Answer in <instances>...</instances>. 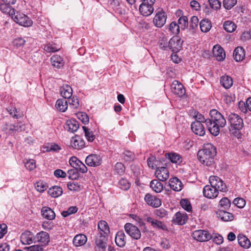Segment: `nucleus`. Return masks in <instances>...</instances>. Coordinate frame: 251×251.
<instances>
[{
	"instance_id": "f257e3e1",
	"label": "nucleus",
	"mask_w": 251,
	"mask_h": 251,
	"mask_svg": "<svg viewBox=\"0 0 251 251\" xmlns=\"http://www.w3.org/2000/svg\"><path fill=\"white\" fill-rule=\"evenodd\" d=\"M216 153V149L212 144H204L203 148L197 153L198 159L203 165L210 166L214 163Z\"/></svg>"
},
{
	"instance_id": "e433bc0d",
	"label": "nucleus",
	"mask_w": 251,
	"mask_h": 251,
	"mask_svg": "<svg viewBox=\"0 0 251 251\" xmlns=\"http://www.w3.org/2000/svg\"><path fill=\"white\" fill-rule=\"evenodd\" d=\"M98 228L99 230V233H102L104 235H108L109 233V228L108 224L104 221H100L99 222Z\"/></svg>"
},
{
	"instance_id": "13d9d810",
	"label": "nucleus",
	"mask_w": 251,
	"mask_h": 251,
	"mask_svg": "<svg viewBox=\"0 0 251 251\" xmlns=\"http://www.w3.org/2000/svg\"><path fill=\"white\" fill-rule=\"evenodd\" d=\"M170 31L174 34H177L179 32L180 26L176 22H172L169 26Z\"/></svg>"
},
{
	"instance_id": "5701e85b",
	"label": "nucleus",
	"mask_w": 251,
	"mask_h": 251,
	"mask_svg": "<svg viewBox=\"0 0 251 251\" xmlns=\"http://www.w3.org/2000/svg\"><path fill=\"white\" fill-rule=\"evenodd\" d=\"M169 186L171 189L177 192L181 191L183 187L181 181L177 177L171 178L169 180Z\"/></svg>"
},
{
	"instance_id": "423d86ee",
	"label": "nucleus",
	"mask_w": 251,
	"mask_h": 251,
	"mask_svg": "<svg viewBox=\"0 0 251 251\" xmlns=\"http://www.w3.org/2000/svg\"><path fill=\"white\" fill-rule=\"evenodd\" d=\"M192 236L199 242H205L212 238V235L208 231L201 229L194 231L192 233Z\"/></svg>"
},
{
	"instance_id": "052dcab7",
	"label": "nucleus",
	"mask_w": 251,
	"mask_h": 251,
	"mask_svg": "<svg viewBox=\"0 0 251 251\" xmlns=\"http://www.w3.org/2000/svg\"><path fill=\"white\" fill-rule=\"evenodd\" d=\"M237 3V0H224L223 6L226 9H230Z\"/></svg>"
},
{
	"instance_id": "338daca9",
	"label": "nucleus",
	"mask_w": 251,
	"mask_h": 251,
	"mask_svg": "<svg viewBox=\"0 0 251 251\" xmlns=\"http://www.w3.org/2000/svg\"><path fill=\"white\" fill-rule=\"evenodd\" d=\"M44 50L48 52H53L58 51L59 49H56V47L52 44L49 43L45 45Z\"/></svg>"
},
{
	"instance_id": "f3484780",
	"label": "nucleus",
	"mask_w": 251,
	"mask_h": 251,
	"mask_svg": "<svg viewBox=\"0 0 251 251\" xmlns=\"http://www.w3.org/2000/svg\"><path fill=\"white\" fill-rule=\"evenodd\" d=\"M218 194L219 192L217 191V189H215L211 184L210 185H206L203 189V196L209 199H214L216 198L218 195Z\"/></svg>"
},
{
	"instance_id": "603ef678",
	"label": "nucleus",
	"mask_w": 251,
	"mask_h": 251,
	"mask_svg": "<svg viewBox=\"0 0 251 251\" xmlns=\"http://www.w3.org/2000/svg\"><path fill=\"white\" fill-rule=\"evenodd\" d=\"M178 23L181 28L182 29H185L188 25V18L185 16H182L180 17L178 20Z\"/></svg>"
},
{
	"instance_id": "8fccbe9b",
	"label": "nucleus",
	"mask_w": 251,
	"mask_h": 251,
	"mask_svg": "<svg viewBox=\"0 0 251 251\" xmlns=\"http://www.w3.org/2000/svg\"><path fill=\"white\" fill-rule=\"evenodd\" d=\"M125 169V165L121 162L116 163L114 167L115 171L119 175H122L124 174Z\"/></svg>"
},
{
	"instance_id": "bb28decb",
	"label": "nucleus",
	"mask_w": 251,
	"mask_h": 251,
	"mask_svg": "<svg viewBox=\"0 0 251 251\" xmlns=\"http://www.w3.org/2000/svg\"><path fill=\"white\" fill-rule=\"evenodd\" d=\"M233 56L234 59L237 62L242 61L245 57V51L243 48L237 47L234 50Z\"/></svg>"
},
{
	"instance_id": "a19ab883",
	"label": "nucleus",
	"mask_w": 251,
	"mask_h": 251,
	"mask_svg": "<svg viewBox=\"0 0 251 251\" xmlns=\"http://www.w3.org/2000/svg\"><path fill=\"white\" fill-rule=\"evenodd\" d=\"M222 85L226 88L228 89L231 87L233 84L232 79L228 76H223L220 80Z\"/></svg>"
},
{
	"instance_id": "39448f33",
	"label": "nucleus",
	"mask_w": 251,
	"mask_h": 251,
	"mask_svg": "<svg viewBox=\"0 0 251 251\" xmlns=\"http://www.w3.org/2000/svg\"><path fill=\"white\" fill-rule=\"evenodd\" d=\"M12 19L17 23L25 27L30 26L33 23L32 20L27 16L18 12L12 17Z\"/></svg>"
},
{
	"instance_id": "de8ad7c7",
	"label": "nucleus",
	"mask_w": 251,
	"mask_h": 251,
	"mask_svg": "<svg viewBox=\"0 0 251 251\" xmlns=\"http://www.w3.org/2000/svg\"><path fill=\"white\" fill-rule=\"evenodd\" d=\"M241 129V127L238 128L237 126H229V131L230 134L238 139L241 138L242 135L240 131Z\"/></svg>"
},
{
	"instance_id": "4be33fe9",
	"label": "nucleus",
	"mask_w": 251,
	"mask_h": 251,
	"mask_svg": "<svg viewBox=\"0 0 251 251\" xmlns=\"http://www.w3.org/2000/svg\"><path fill=\"white\" fill-rule=\"evenodd\" d=\"M153 4H147L141 3L139 6V11L140 13L144 16L151 15L153 12Z\"/></svg>"
},
{
	"instance_id": "e2e57ef3",
	"label": "nucleus",
	"mask_w": 251,
	"mask_h": 251,
	"mask_svg": "<svg viewBox=\"0 0 251 251\" xmlns=\"http://www.w3.org/2000/svg\"><path fill=\"white\" fill-rule=\"evenodd\" d=\"M78 171L75 169L69 170L68 171L69 178L74 180L76 179L77 178H78L79 174L78 173Z\"/></svg>"
},
{
	"instance_id": "ddd939ff",
	"label": "nucleus",
	"mask_w": 251,
	"mask_h": 251,
	"mask_svg": "<svg viewBox=\"0 0 251 251\" xmlns=\"http://www.w3.org/2000/svg\"><path fill=\"white\" fill-rule=\"evenodd\" d=\"M84 147L85 142L80 136L75 135L71 138L70 147L78 150Z\"/></svg>"
},
{
	"instance_id": "7ed1b4c3",
	"label": "nucleus",
	"mask_w": 251,
	"mask_h": 251,
	"mask_svg": "<svg viewBox=\"0 0 251 251\" xmlns=\"http://www.w3.org/2000/svg\"><path fill=\"white\" fill-rule=\"evenodd\" d=\"M209 183L212 187L217 189V191L226 192L227 187L224 182L217 176H211L209 177Z\"/></svg>"
},
{
	"instance_id": "dca6fc26",
	"label": "nucleus",
	"mask_w": 251,
	"mask_h": 251,
	"mask_svg": "<svg viewBox=\"0 0 251 251\" xmlns=\"http://www.w3.org/2000/svg\"><path fill=\"white\" fill-rule=\"evenodd\" d=\"M35 240L41 243L43 246L48 245L50 241L49 234L44 231L38 233L35 237Z\"/></svg>"
},
{
	"instance_id": "2f4dec72",
	"label": "nucleus",
	"mask_w": 251,
	"mask_h": 251,
	"mask_svg": "<svg viewBox=\"0 0 251 251\" xmlns=\"http://www.w3.org/2000/svg\"><path fill=\"white\" fill-rule=\"evenodd\" d=\"M87 242V237L84 234H80L75 236L73 239V244L75 246H81L84 245Z\"/></svg>"
},
{
	"instance_id": "a878e982",
	"label": "nucleus",
	"mask_w": 251,
	"mask_h": 251,
	"mask_svg": "<svg viewBox=\"0 0 251 251\" xmlns=\"http://www.w3.org/2000/svg\"><path fill=\"white\" fill-rule=\"evenodd\" d=\"M11 4L5 3L0 4V10L3 13L9 14L12 18L16 13L15 10L10 6Z\"/></svg>"
},
{
	"instance_id": "f03ea898",
	"label": "nucleus",
	"mask_w": 251,
	"mask_h": 251,
	"mask_svg": "<svg viewBox=\"0 0 251 251\" xmlns=\"http://www.w3.org/2000/svg\"><path fill=\"white\" fill-rule=\"evenodd\" d=\"M210 119H207L206 126H225L226 121L223 116L217 110L212 109L209 113Z\"/></svg>"
},
{
	"instance_id": "3c124183",
	"label": "nucleus",
	"mask_w": 251,
	"mask_h": 251,
	"mask_svg": "<svg viewBox=\"0 0 251 251\" xmlns=\"http://www.w3.org/2000/svg\"><path fill=\"white\" fill-rule=\"evenodd\" d=\"M118 184L119 187L123 190H127L130 187V183L124 178L121 179Z\"/></svg>"
},
{
	"instance_id": "49530a36",
	"label": "nucleus",
	"mask_w": 251,
	"mask_h": 251,
	"mask_svg": "<svg viewBox=\"0 0 251 251\" xmlns=\"http://www.w3.org/2000/svg\"><path fill=\"white\" fill-rule=\"evenodd\" d=\"M132 218L134 219L135 221L137 222L138 226L141 228L143 232L148 231L147 227L142 219L135 215H132Z\"/></svg>"
},
{
	"instance_id": "bf43d9fd",
	"label": "nucleus",
	"mask_w": 251,
	"mask_h": 251,
	"mask_svg": "<svg viewBox=\"0 0 251 251\" xmlns=\"http://www.w3.org/2000/svg\"><path fill=\"white\" fill-rule=\"evenodd\" d=\"M231 204L230 200L226 197L223 198L220 201V205L225 209H228Z\"/></svg>"
},
{
	"instance_id": "7c9ffc66",
	"label": "nucleus",
	"mask_w": 251,
	"mask_h": 251,
	"mask_svg": "<svg viewBox=\"0 0 251 251\" xmlns=\"http://www.w3.org/2000/svg\"><path fill=\"white\" fill-rule=\"evenodd\" d=\"M72 88L68 85H65L60 88V94L65 99H70L72 96Z\"/></svg>"
},
{
	"instance_id": "37998d69",
	"label": "nucleus",
	"mask_w": 251,
	"mask_h": 251,
	"mask_svg": "<svg viewBox=\"0 0 251 251\" xmlns=\"http://www.w3.org/2000/svg\"><path fill=\"white\" fill-rule=\"evenodd\" d=\"M85 132V136L87 140L90 142H93L95 139V135L94 132L90 130L87 126H82Z\"/></svg>"
},
{
	"instance_id": "473e14b6",
	"label": "nucleus",
	"mask_w": 251,
	"mask_h": 251,
	"mask_svg": "<svg viewBox=\"0 0 251 251\" xmlns=\"http://www.w3.org/2000/svg\"><path fill=\"white\" fill-rule=\"evenodd\" d=\"M62 188L58 186H54L50 188L48 191L49 194L53 198H57L62 194Z\"/></svg>"
},
{
	"instance_id": "2eb2a0df",
	"label": "nucleus",
	"mask_w": 251,
	"mask_h": 251,
	"mask_svg": "<svg viewBox=\"0 0 251 251\" xmlns=\"http://www.w3.org/2000/svg\"><path fill=\"white\" fill-rule=\"evenodd\" d=\"M156 177L162 181H165L169 177V172L168 169L165 167H158L155 171Z\"/></svg>"
},
{
	"instance_id": "6ab92c4d",
	"label": "nucleus",
	"mask_w": 251,
	"mask_h": 251,
	"mask_svg": "<svg viewBox=\"0 0 251 251\" xmlns=\"http://www.w3.org/2000/svg\"><path fill=\"white\" fill-rule=\"evenodd\" d=\"M20 240L23 244L29 245L35 240V237L31 232L27 230L21 234Z\"/></svg>"
},
{
	"instance_id": "1a4fd4ad",
	"label": "nucleus",
	"mask_w": 251,
	"mask_h": 251,
	"mask_svg": "<svg viewBox=\"0 0 251 251\" xmlns=\"http://www.w3.org/2000/svg\"><path fill=\"white\" fill-rule=\"evenodd\" d=\"M144 220L149 224L153 228L161 229L164 231L167 230L166 226L160 221L150 216L145 218Z\"/></svg>"
},
{
	"instance_id": "aec40b11",
	"label": "nucleus",
	"mask_w": 251,
	"mask_h": 251,
	"mask_svg": "<svg viewBox=\"0 0 251 251\" xmlns=\"http://www.w3.org/2000/svg\"><path fill=\"white\" fill-rule=\"evenodd\" d=\"M188 220V216L185 212H178L176 213L173 218V222L179 225H184Z\"/></svg>"
},
{
	"instance_id": "9d476101",
	"label": "nucleus",
	"mask_w": 251,
	"mask_h": 251,
	"mask_svg": "<svg viewBox=\"0 0 251 251\" xmlns=\"http://www.w3.org/2000/svg\"><path fill=\"white\" fill-rule=\"evenodd\" d=\"M183 41L178 36L173 37L168 43V47L173 52H177L180 50Z\"/></svg>"
},
{
	"instance_id": "c756f323",
	"label": "nucleus",
	"mask_w": 251,
	"mask_h": 251,
	"mask_svg": "<svg viewBox=\"0 0 251 251\" xmlns=\"http://www.w3.org/2000/svg\"><path fill=\"white\" fill-rule=\"evenodd\" d=\"M51 63L54 67L60 68L64 65L62 58L58 55H54L50 58Z\"/></svg>"
},
{
	"instance_id": "393cba45",
	"label": "nucleus",
	"mask_w": 251,
	"mask_h": 251,
	"mask_svg": "<svg viewBox=\"0 0 251 251\" xmlns=\"http://www.w3.org/2000/svg\"><path fill=\"white\" fill-rule=\"evenodd\" d=\"M42 216L49 220H52L55 217L54 212L50 207H43L41 209Z\"/></svg>"
},
{
	"instance_id": "9b49d317",
	"label": "nucleus",
	"mask_w": 251,
	"mask_h": 251,
	"mask_svg": "<svg viewBox=\"0 0 251 251\" xmlns=\"http://www.w3.org/2000/svg\"><path fill=\"white\" fill-rule=\"evenodd\" d=\"M107 235L102 234V233L100 232L99 233L98 236H96L95 239V244L97 248V250L98 251H105L107 246Z\"/></svg>"
},
{
	"instance_id": "4c0bfd02",
	"label": "nucleus",
	"mask_w": 251,
	"mask_h": 251,
	"mask_svg": "<svg viewBox=\"0 0 251 251\" xmlns=\"http://www.w3.org/2000/svg\"><path fill=\"white\" fill-rule=\"evenodd\" d=\"M150 187L154 192L160 193L163 190V185L158 180L153 179L150 183Z\"/></svg>"
},
{
	"instance_id": "f704fd0d",
	"label": "nucleus",
	"mask_w": 251,
	"mask_h": 251,
	"mask_svg": "<svg viewBox=\"0 0 251 251\" xmlns=\"http://www.w3.org/2000/svg\"><path fill=\"white\" fill-rule=\"evenodd\" d=\"M218 216L220 219L225 222H228L233 220L234 216L229 212L225 210H220L218 213Z\"/></svg>"
},
{
	"instance_id": "58836bf2",
	"label": "nucleus",
	"mask_w": 251,
	"mask_h": 251,
	"mask_svg": "<svg viewBox=\"0 0 251 251\" xmlns=\"http://www.w3.org/2000/svg\"><path fill=\"white\" fill-rule=\"evenodd\" d=\"M200 26L201 31L207 32L210 30L212 27L211 22L208 19H203L200 23Z\"/></svg>"
},
{
	"instance_id": "c03bdc74",
	"label": "nucleus",
	"mask_w": 251,
	"mask_h": 251,
	"mask_svg": "<svg viewBox=\"0 0 251 251\" xmlns=\"http://www.w3.org/2000/svg\"><path fill=\"white\" fill-rule=\"evenodd\" d=\"M223 27L225 30L228 32H232L236 28V25L233 22L229 21H226L223 25Z\"/></svg>"
},
{
	"instance_id": "09e8293b",
	"label": "nucleus",
	"mask_w": 251,
	"mask_h": 251,
	"mask_svg": "<svg viewBox=\"0 0 251 251\" xmlns=\"http://www.w3.org/2000/svg\"><path fill=\"white\" fill-rule=\"evenodd\" d=\"M191 130L196 135L203 136L205 133L204 126H190Z\"/></svg>"
},
{
	"instance_id": "5fc2aeb1",
	"label": "nucleus",
	"mask_w": 251,
	"mask_h": 251,
	"mask_svg": "<svg viewBox=\"0 0 251 251\" xmlns=\"http://www.w3.org/2000/svg\"><path fill=\"white\" fill-rule=\"evenodd\" d=\"M47 187L46 184L42 181H38L35 184V189L39 192H44L47 189Z\"/></svg>"
},
{
	"instance_id": "f8f14e48",
	"label": "nucleus",
	"mask_w": 251,
	"mask_h": 251,
	"mask_svg": "<svg viewBox=\"0 0 251 251\" xmlns=\"http://www.w3.org/2000/svg\"><path fill=\"white\" fill-rule=\"evenodd\" d=\"M102 160L100 155L96 154H91L85 159V163L90 167H97L101 164Z\"/></svg>"
},
{
	"instance_id": "72a5a7b5",
	"label": "nucleus",
	"mask_w": 251,
	"mask_h": 251,
	"mask_svg": "<svg viewBox=\"0 0 251 251\" xmlns=\"http://www.w3.org/2000/svg\"><path fill=\"white\" fill-rule=\"evenodd\" d=\"M190 114L195 119L197 123L201 125L202 123H205L206 125L207 119H205L204 116L199 112L193 110L190 112Z\"/></svg>"
},
{
	"instance_id": "ea45409f",
	"label": "nucleus",
	"mask_w": 251,
	"mask_h": 251,
	"mask_svg": "<svg viewBox=\"0 0 251 251\" xmlns=\"http://www.w3.org/2000/svg\"><path fill=\"white\" fill-rule=\"evenodd\" d=\"M67 187L70 191L79 192L82 190L83 186L77 182L73 181L68 182Z\"/></svg>"
},
{
	"instance_id": "20e7f679",
	"label": "nucleus",
	"mask_w": 251,
	"mask_h": 251,
	"mask_svg": "<svg viewBox=\"0 0 251 251\" xmlns=\"http://www.w3.org/2000/svg\"><path fill=\"white\" fill-rule=\"evenodd\" d=\"M125 230L132 238L138 240L141 238V233L139 228L133 224L127 223L124 226Z\"/></svg>"
},
{
	"instance_id": "0e129e2a",
	"label": "nucleus",
	"mask_w": 251,
	"mask_h": 251,
	"mask_svg": "<svg viewBox=\"0 0 251 251\" xmlns=\"http://www.w3.org/2000/svg\"><path fill=\"white\" fill-rule=\"evenodd\" d=\"M208 3L211 8L218 10L221 6V2L218 0H208Z\"/></svg>"
},
{
	"instance_id": "0eeeda50",
	"label": "nucleus",
	"mask_w": 251,
	"mask_h": 251,
	"mask_svg": "<svg viewBox=\"0 0 251 251\" xmlns=\"http://www.w3.org/2000/svg\"><path fill=\"white\" fill-rule=\"evenodd\" d=\"M69 163L74 169L81 173H85L88 171L87 167L75 156H72L70 158Z\"/></svg>"
},
{
	"instance_id": "774afa93",
	"label": "nucleus",
	"mask_w": 251,
	"mask_h": 251,
	"mask_svg": "<svg viewBox=\"0 0 251 251\" xmlns=\"http://www.w3.org/2000/svg\"><path fill=\"white\" fill-rule=\"evenodd\" d=\"M44 247L43 245H32L28 248V251H44Z\"/></svg>"
},
{
	"instance_id": "a211bd4d",
	"label": "nucleus",
	"mask_w": 251,
	"mask_h": 251,
	"mask_svg": "<svg viewBox=\"0 0 251 251\" xmlns=\"http://www.w3.org/2000/svg\"><path fill=\"white\" fill-rule=\"evenodd\" d=\"M145 201L148 205L154 207H158L161 204L160 199L150 194L145 195Z\"/></svg>"
},
{
	"instance_id": "79ce46f5",
	"label": "nucleus",
	"mask_w": 251,
	"mask_h": 251,
	"mask_svg": "<svg viewBox=\"0 0 251 251\" xmlns=\"http://www.w3.org/2000/svg\"><path fill=\"white\" fill-rule=\"evenodd\" d=\"M168 155L169 159L172 163L179 164L182 162V157L177 153L173 152L168 153Z\"/></svg>"
},
{
	"instance_id": "c9c22d12",
	"label": "nucleus",
	"mask_w": 251,
	"mask_h": 251,
	"mask_svg": "<svg viewBox=\"0 0 251 251\" xmlns=\"http://www.w3.org/2000/svg\"><path fill=\"white\" fill-rule=\"evenodd\" d=\"M55 106L59 111L65 112L68 108V101L65 99H58L56 102Z\"/></svg>"
},
{
	"instance_id": "a18cd8bd",
	"label": "nucleus",
	"mask_w": 251,
	"mask_h": 251,
	"mask_svg": "<svg viewBox=\"0 0 251 251\" xmlns=\"http://www.w3.org/2000/svg\"><path fill=\"white\" fill-rule=\"evenodd\" d=\"M6 110L12 117L16 119L20 118L24 116L23 113H20L19 111L14 107H8Z\"/></svg>"
},
{
	"instance_id": "4d7b16f0",
	"label": "nucleus",
	"mask_w": 251,
	"mask_h": 251,
	"mask_svg": "<svg viewBox=\"0 0 251 251\" xmlns=\"http://www.w3.org/2000/svg\"><path fill=\"white\" fill-rule=\"evenodd\" d=\"M77 118L81 121L84 125H87L89 123V117L88 115L83 112H79L76 114Z\"/></svg>"
},
{
	"instance_id": "cd10ccee",
	"label": "nucleus",
	"mask_w": 251,
	"mask_h": 251,
	"mask_svg": "<svg viewBox=\"0 0 251 251\" xmlns=\"http://www.w3.org/2000/svg\"><path fill=\"white\" fill-rule=\"evenodd\" d=\"M238 243L240 246L245 249H249L251 247L250 240L244 235L239 234L237 236Z\"/></svg>"
},
{
	"instance_id": "864d4df0",
	"label": "nucleus",
	"mask_w": 251,
	"mask_h": 251,
	"mask_svg": "<svg viewBox=\"0 0 251 251\" xmlns=\"http://www.w3.org/2000/svg\"><path fill=\"white\" fill-rule=\"evenodd\" d=\"M181 207L188 212L192 211V206L190 201L186 199H182L180 202Z\"/></svg>"
},
{
	"instance_id": "69168bd1",
	"label": "nucleus",
	"mask_w": 251,
	"mask_h": 251,
	"mask_svg": "<svg viewBox=\"0 0 251 251\" xmlns=\"http://www.w3.org/2000/svg\"><path fill=\"white\" fill-rule=\"evenodd\" d=\"M25 167L29 171H32L36 168L35 161L33 159H29L25 162Z\"/></svg>"
},
{
	"instance_id": "680f3d73",
	"label": "nucleus",
	"mask_w": 251,
	"mask_h": 251,
	"mask_svg": "<svg viewBox=\"0 0 251 251\" xmlns=\"http://www.w3.org/2000/svg\"><path fill=\"white\" fill-rule=\"evenodd\" d=\"M233 203L238 208H243L245 204L246 201L244 199L241 198H235L233 201Z\"/></svg>"
},
{
	"instance_id": "4468645a",
	"label": "nucleus",
	"mask_w": 251,
	"mask_h": 251,
	"mask_svg": "<svg viewBox=\"0 0 251 251\" xmlns=\"http://www.w3.org/2000/svg\"><path fill=\"white\" fill-rule=\"evenodd\" d=\"M171 89L174 94L180 97L184 96L185 93V90L183 85L177 80H175L173 82Z\"/></svg>"
},
{
	"instance_id": "6e6d98bb",
	"label": "nucleus",
	"mask_w": 251,
	"mask_h": 251,
	"mask_svg": "<svg viewBox=\"0 0 251 251\" xmlns=\"http://www.w3.org/2000/svg\"><path fill=\"white\" fill-rule=\"evenodd\" d=\"M122 156L126 161H131L134 159V154L129 151H126L122 153Z\"/></svg>"
},
{
	"instance_id": "b1692460",
	"label": "nucleus",
	"mask_w": 251,
	"mask_h": 251,
	"mask_svg": "<svg viewBox=\"0 0 251 251\" xmlns=\"http://www.w3.org/2000/svg\"><path fill=\"white\" fill-rule=\"evenodd\" d=\"M126 235L123 230L119 231L115 236V241L117 245L120 247H124L126 243Z\"/></svg>"
},
{
	"instance_id": "c85d7f7f",
	"label": "nucleus",
	"mask_w": 251,
	"mask_h": 251,
	"mask_svg": "<svg viewBox=\"0 0 251 251\" xmlns=\"http://www.w3.org/2000/svg\"><path fill=\"white\" fill-rule=\"evenodd\" d=\"M230 126H243V119L236 114H231L229 116Z\"/></svg>"
},
{
	"instance_id": "412c9836",
	"label": "nucleus",
	"mask_w": 251,
	"mask_h": 251,
	"mask_svg": "<svg viewBox=\"0 0 251 251\" xmlns=\"http://www.w3.org/2000/svg\"><path fill=\"white\" fill-rule=\"evenodd\" d=\"M213 53L218 61H223L226 57V53L224 49L219 45L213 47Z\"/></svg>"
},
{
	"instance_id": "6e6552de",
	"label": "nucleus",
	"mask_w": 251,
	"mask_h": 251,
	"mask_svg": "<svg viewBox=\"0 0 251 251\" xmlns=\"http://www.w3.org/2000/svg\"><path fill=\"white\" fill-rule=\"evenodd\" d=\"M167 20V15L165 12L161 9L155 14L153 19V23L154 25L157 27H162L166 23Z\"/></svg>"
}]
</instances>
